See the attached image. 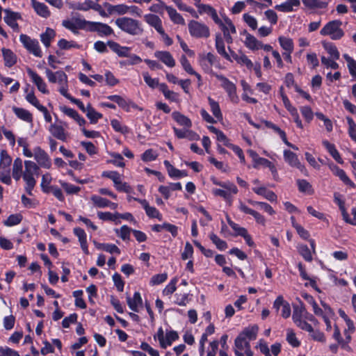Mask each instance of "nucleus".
Instances as JSON below:
<instances>
[{
  "label": "nucleus",
  "instance_id": "09e8293b",
  "mask_svg": "<svg viewBox=\"0 0 356 356\" xmlns=\"http://www.w3.org/2000/svg\"><path fill=\"white\" fill-rule=\"evenodd\" d=\"M22 220V216L21 214H12L3 222L6 227H12L19 224Z\"/></svg>",
  "mask_w": 356,
  "mask_h": 356
},
{
  "label": "nucleus",
  "instance_id": "0eeeda50",
  "mask_svg": "<svg viewBox=\"0 0 356 356\" xmlns=\"http://www.w3.org/2000/svg\"><path fill=\"white\" fill-rule=\"evenodd\" d=\"M19 41L23 44L24 47L35 56L41 58L42 53L39 45V42L36 39H32L27 35L21 34Z\"/></svg>",
  "mask_w": 356,
  "mask_h": 356
},
{
  "label": "nucleus",
  "instance_id": "7c9ffc66",
  "mask_svg": "<svg viewBox=\"0 0 356 356\" xmlns=\"http://www.w3.org/2000/svg\"><path fill=\"white\" fill-rule=\"evenodd\" d=\"M252 191L259 195L263 196L264 198L270 202H275L277 200V195L271 191L268 190L266 187H254Z\"/></svg>",
  "mask_w": 356,
  "mask_h": 356
},
{
  "label": "nucleus",
  "instance_id": "4d7b16f0",
  "mask_svg": "<svg viewBox=\"0 0 356 356\" xmlns=\"http://www.w3.org/2000/svg\"><path fill=\"white\" fill-rule=\"evenodd\" d=\"M262 165L264 166H266L269 168L270 171L272 173V175L275 179H276L278 177V173L277 168H275V165L268 161L266 159L262 158L259 160V162L258 163V165Z\"/></svg>",
  "mask_w": 356,
  "mask_h": 356
},
{
  "label": "nucleus",
  "instance_id": "ea45409f",
  "mask_svg": "<svg viewBox=\"0 0 356 356\" xmlns=\"http://www.w3.org/2000/svg\"><path fill=\"white\" fill-rule=\"evenodd\" d=\"M85 113L92 124H96L103 117L102 114L96 111L90 104L87 105V110Z\"/></svg>",
  "mask_w": 356,
  "mask_h": 356
},
{
  "label": "nucleus",
  "instance_id": "cd10ccee",
  "mask_svg": "<svg viewBox=\"0 0 356 356\" xmlns=\"http://www.w3.org/2000/svg\"><path fill=\"white\" fill-rule=\"evenodd\" d=\"M31 4L36 13L42 17L47 18L50 16L51 13L48 7L43 3L31 0Z\"/></svg>",
  "mask_w": 356,
  "mask_h": 356
},
{
  "label": "nucleus",
  "instance_id": "f8f14e48",
  "mask_svg": "<svg viewBox=\"0 0 356 356\" xmlns=\"http://www.w3.org/2000/svg\"><path fill=\"white\" fill-rule=\"evenodd\" d=\"M4 22L14 31H19V25L17 23V20L22 18L21 14L17 12L12 11L10 9H4Z\"/></svg>",
  "mask_w": 356,
  "mask_h": 356
},
{
  "label": "nucleus",
  "instance_id": "39448f33",
  "mask_svg": "<svg viewBox=\"0 0 356 356\" xmlns=\"http://www.w3.org/2000/svg\"><path fill=\"white\" fill-rule=\"evenodd\" d=\"M89 21L79 17H73L70 19H65L62 22V25L65 29L71 31L73 33H79V30H85L88 31Z\"/></svg>",
  "mask_w": 356,
  "mask_h": 356
},
{
  "label": "nucleus",
  "instance_id": "72a5a7b5",
  "mask_svg": "<svg viewBox=\"0 0 356 356\" xmlns=\"http://www.w3.org/2000/svg\"><path fill=\"white\" fill-rule=\"evenodd\" d=\"M13 111L16 115V116L20 120L26 122H32L33 116L32 114L28 110H26L23 108L13 106Z\"/></svg>",
  "mask_w": 356,
  "mask_h": 356
},
{
  "label": "nucleus",
  "instance_id": "b1692460",
  "mask_svg": "<svg viewBox=\"0 0 356 356\" xmlns=\"http://www.w3.org/2000/svg\"><path fill=\"white\" fill-rule=\"evenodd\" d=\"M127 302L129 307L135 312H138V308L143 305L140 293L138 291L134 293L133 298L127 296Z\"/></svg>",
  "mask_w": 356,
  "mask_h": 356
},
{
  "label": "nucleus",
  "instance_id": "c756f323",
  "mask_svg": "<svg viewBox=\"0 0 356 356\" xmlns=\"http://www.w3.org/2000/svg\"><path fill=\"white\" fill-rule=\"evenodd\" d=\"M23 173L22 160L20 158H16L13 164L12 176L13 179L17 181L22 177Z\"/></svg>",
  "mask_w": 356,
  "mask_h": 356
},
{
  "label": "nucleus",
  "instance_id": "680f3d73",
  "mask_svg": "<svg viewBox=\"0 0 356 356\" xmlns=\"http://www.w3.org/2000/svg\"><path fill=\"white\" fill-rule=\"evenodd\" d=\"M61 186L63 188L65 191L69 194H77L80 191L81 188L76 186H74L72 184L60 181Z\"/></svg>",
  "mask_w": 356,
  "mask_h": 356
},
{
  "label": "nucleus",
  "instance_id": "dca6fc26",
  "mask_svg": "<svg viewBox=\"0 0 356 356\" xmlns=\"http://www.w3.org/2000/svg\"><path fill=\"white\" fill-rule=\"evenodd\" d=\"M154 55L155 58L168 67H173L176 65L175 58L168 51H156Z\"/></svg>",
  "mask_w": 356,
  "mask_h": 356
},
{
  "label": "nucleus",
  "instance_id": "7ed1b4c3",
  "mask_svg": "<svg viewBox=\"0 0 356 356\" xmlns=\"http://www.w3.org/2000/svg\"><path fill=\"white\" fill-rule=\"evenodd\" d=\"M115 23L120 30L131 35H139L143 33L140 22L133 18L120 17L115 20Z\"/></svg>",
  "mask_w": 356,
  "mask_h": 356
},
{
  "label": "nucleus",
  "instance_id": "f3484780",
  "mask_svg": "<svg viewBox=\"0 0 356 356\" xmlns=\"http://www.w3.org/2000/svg\"><path fill=\"white\" fill-rule=\"evenodd\" d=\"M250 346V342L238 335L234 340L233 350L236 356H244L243 351L245 352Z\"/></svg>",
  "mask_w": 356,
  "mask_h": 356
},
{
  "label": "nucleus",
  "instance_id": "6e6d98bb",
  "mask_svg": "<svg viewBox=\"0 0 356 356\" xmlns=\"http://www.w3.org/2000/svg\"><path fill=\"white\" fill-rule=\"evenodd\" d=\"M304 314H305V307L302 305L295 306L292 316L293 322L303 319Z\"/></svg>",
  "mask_w": 356,
  "mask_h": 356
},
{
  "label": "nucleus",
  "instance_id": "4be33fe9",
  "mask_svg": "<svg viewBox=\"0 0 356 356\" xmlns=\"http://www.w3.org/2000/svg\"><path fill=\"white\" fill-rule=\"evenodd\" d=\"M109 48L120 57H128L130 51V48L128 47H122L116 42L109 40L107 42Z\"/></svg>",
  "mask_w": 356,
  "mask_h": 356
},
{
  "label": "nucleus",
  "instance_id": "de8ad7c7",
  "mask_svg": "<svg viewBox=\"0 0 356 356\" xmlns=\"http://www.w3.org/2000/svg\"><path fill=\"white\" fill-rule=\"evenodd\" d=\"M209 238L214 243L219 250H225L227 248L226 241L220 239L216 234L211 233L209 234Z\"/></svg>",
  "mask_w": 356,
  "mask_h": 356
},
{
  "label": "nucleus",
  "instance_id": "f704fd0d",
  "mask_svg": "<svg viewBox=\"0 0 356 356\" xmlns=\"http://www.w3.org/2000/svg\"><path fill=\"white\" fill-rule=\"evenodd\" d=\"M323 145L337 162L341 164L343 163V161L342 160L339 152L336 149L334 144H332L329 141L325 140L323 141Z\"/></svg>",
  "mask_w": 356,
  "mask_h": 356
},
{
  "label": "nucleus",
  "instance_id": "ddd939ff",
  "mask_svg": "<svg viewBox=\"0 0 356 356\" xmlns=\"http://www.w3.org/2000/svg\"><path fill=\"white\" fill-rule=\"evenodd\" d=\"M46 76L51 83L58 82L59 84H65L67 82V76L63 71L53 72L49 69L45 70Z\"/></svg>",
  "mask_w": 356,
  "mask_h": 356
},
{
  "label": "nucleus",
  "instance_id": "2f4dec72",
  "mask_svg": "<svg viewBox=\"0 0 356 356\" xmlns=\"http://www.w3.org/2000/svg\"><path fill=\"white\" fill-rule=\"evenodd\" d=\"M172 117L180 126L184 128L190 129L192 127L191 120L186 115L181 114L178 111H175L172 113Z\"/></svg>",
  "mask_w": 356,
  "mask_h": 356
},
{
  "label": "nucleus",
  "instance_id": "9d476101",
  "mask_svg": "<svg viewBox=\"0 0 356 356\" xmlns=\"http://www.w3.org/2000/svg\"><path fill=\"white\" fill-rule=\"evenodd\" d=\"M221 29L224 38L227 44H232L233 42L232 37L230 33H236V28L232 21L225 17L224 21H220V23L217 24Z\"/></svg>",
  "mask_w": 356,
  "mask_h": 356
},
{
  "label": "nucleus",
  "instance_id": "774afa93",
  "mask_svg": "<svg viewBox=\"0 0 356 356\" xmlns=\"http://www.w3.org/2000/svg\"><path fill=\"white\" fill-rule=\"evenodd\" d=\"M297 184L298 189L302 193H312V185L305 179H298Z\"/></svg>",
  "mask_w": 356,
  "mask_h": 356
},
{
  "label": "nucleus",
  "instance_id": "c85d7f7f",
  "mask_svg": "<svg viewBox=\"0 0 356 356\" xmlns=\"http://www.w3.org/2000/svg\"><path fill=\"white\" fill-rule=\"evenodd\" d=\"M259 331V327L257 325H252L245 327L240 334L242 338L245 340L248 339V341H252L257 339V333Z\"/></svg>",
  "mask_w": 356,
  "mask_h": 356
},
{
  "label": "nucleus",
  "instance_id": "e433bc0d",
  "mask_svg": "<svg viewBox=\"0 0 356 356\" xmlns=\"http://www.w3.org/2000/svg\"><path fill=\"white\" fill-rule=\"evenodd\" d=\"M55 36V31L51 28H47L45 32L40 35V40L46 47H49Z\"/></svg>",
  "mask_w": 356,
  "mask_h": 356
},
{
  "label": "nucleus",
  "instance_id": "bb28decb",
  "mask_svg": "<svg viewBox=\"0 0 356 356\" xmlns=\"http://www.w3.org/2000/svg\"><path fill=\"white\" fill-rule=\"evenodd\" d=\"M300 5L299 0H286L284 3L276 5L275 8L278 11L283 13H289L293 11L294 7H298Z\"/></svg>",
  "mask_w": 356,
  "mask_h": 356
},
{
  "label": "nucleus",
  "instance_id": "bf43d9fd",
  "mask_svg": "<svg viewBox=\"0 0 356 356\" xmlns=\"http://www.w3.org/2000/svg\"><path fill=\"white\" fill-rule=\"evenodd\" d=\"M58 46L61 49H70L71 48L79 49L80 46L74 41H68L65 39H60L58 42Z\"/></svg>",
  "mask_w": 356,
  "mask_h": 356
},
{
  "label": "nucleus",
  "instance_id": "473e14b6",
  "mask_svg": "<svg viewBox=\"0 0 356 356\" xmlns=\"http://www.w3.org/2000/svg\"><path fill=\"white\" fill-rule=\"evenodd\" d=\"M213 74L221 82V87L227 92V93L236 90V85L225 76L216 73H213Z\"/></svg>",
  "mask_w": 356,
  "mask_h": 356
},
{
  "label": "nucleus",
  "instance_id": "69168bd1",
  "mask_svg": "<svg viewBox=\"0 0 356 356\" xmlns=\"http://www.w3.org/2000/svg\"><path fill=\"white\" fill-rule=\"evenodd\" d=\"M111 157L113 159L110 160L108 162L113 163L117 167L122 168L124 166V159L122 156L118 153H111Z\"/></svg>",
  "mask_w": 356,
  "mask_h": 356
},
{
  "label": "nucleus",
  "instance_id": "864d4df0",
  "mask_svg": "<svg viewBox=\"0 0 356 356\" xmlns=\"http://www.w3.org/2000/svg\"><path fill=\"white\" fill-rule=\"evenodd\" d=\"M248 202L253 206H259L261 210L269 213L270 215H273L275 213L273 207L266 202H257L253 200H248Z\"/></svg>",
  "mask_w": 356,
  "mask_h": 356
},
{
  "label": "nucleus",
  "instance_id": "aec40b11",
  "mask_svg": "<svg viewBox=\"0 0 356 356\" xmlns=\"http://www.w3.org/2000/svg\"><path fill=\"white\" fill-rule=\"evenodd\" d=\"M49 131L51 134V135L58 140L62 141L67 140L68 134L65 131L63 127L58 124H53L49 127Z\"/></svg>",
  "mask_w": 356,
  "mask_h": 356
},
{
  "label": "nucleus",
  "instance_id": "338daca9",
  "mask_svg": "<svg viewBox=\"0 0 356 356\" xmlns=\"http://www.w3.org/2000/svg\"><path fill=\"white\" fill-rule=\"evenodd\" d=\"M177 282V278H173L169 284L165 287L163 291V294L166 296L172 295L176 290V284Z\"/></svg>",
  "mask_w": 356,
  "mask_h": 356
},
{
  "label": "nucleus",
  "instance_id": "9b49d317",
  "mask_svg": "<svg viewBox=\"0 0 356 356\" xmlns=\"http://www.w3.org/2000/svg\"><path fill=\"white\" fill-rule=\"evenodd\" d=\"M284 161L291 167L298 168L300 172H302L305 175H307V170L305 167L301 164L300 162L298 156L294 152L290 150H284Z\"/></svg>",
  "mask_w": 356,
  "mask_h": 356
},
{
  "label": "nucleus",
  "instance_id": "79ce46f5",
  "mask_svg": "<svg viewBox=\"0 0 356 356\" xmlns=\"http://www.w3.org/2000/svg\"><path fill=\"white\" fill-rule=\"evenodd\" d=\"M200 12H204L211 15L216 24L220 23L221 19L218 17L216 10L211 6L202 4L199 6Z\"/></svg>",
  "mask_w": 356,
  "mask_h": 356
},
{
  "label": "nucleus",
  "instance_id": "a878e982",
  "mask_svg": "<svg viewBox=\"0 0 356 356\" xmlns=\"http://www.w3.org/2000/svg\"><path fill=\"white\" fill-rule=\"evenodd\" d=\"M145 21L151 26L154 27L156 31L159 33L163 28L162 26V21L156 15L147 14L144 16Z\"/></svg>",
  "mask_w": 356,
  "mask_h": 356
},
{
  "label": "nucleus",
  "instance_id": "6e6552de",
  "mask_svg": "<svg viewBox=\"0 0 356 356\" xmlns=\"http://www.w3.org/2000/svg\"><path fill=\"white\" fill-rule=\"evenodd\" d=\"M88 31L97 32L101 37L108 36L113 34V29L108 24L90 21L88 22Z\"/></svg>",
  "mask_w": 356,
  "mask_h": 356
},
{
  "label": "nucleus",
  "instance_id": "0e129e2a",
  "mask_svg": "<svg viewBox=\"0 0 356 356\" xmlns=\"http://www.w3.org/2000/svg\"><path fill=\"white\" fill-rule=\"evenodd\" d=\"M51 181V177L49 173H46L42 175L41 181V188L44 193H49L50 187L49 184Z\"/></svg>",
  "mask_w": 356,
  "mask_h": 356
},
{
  "label": "nucleus",
  "instance_id": "f03ea898",
  "mask_svg": "<svg viewBox=\"0 0 356 356\" xmlns=\"http://www.w3.org/2000/svg\"><path fill=\"white\" fill-rule=\"evenodd\" d=\"M213 184L222 188H213L212 193L216 196H220L227 201L230 205L232 202V195L238 193L237 187L229 181H219L216 179H212Z\"/></svg>",
  "mask_w": 356,
  "mask_h": 356
},
{
  "label": "nucleus",
  "instance_id": "4c0bfd02",
  "mask_svg": "<svg viewBox=\"0 0 356 356\" xmlns=\"http://www.w3.org/2000/svg\"><path fill=\"white\" fill-rule=\"evenodd\" d=\"M244 43L248 48L252 50H258L261 47V42L250 33H246Z\"/></svg>",
  "mask_w": 356,
  "mask_h": 356
},
{
  "label": "nucleus",
  "instance_id": "c9c22d12",
  "mask_svg": "<svg viewBox=\"0 0 356 356\" xmlns=\"http://www.w3.org/2000/svg\"><path fill=\"white\" fill-rule=\"evenodd\" d=\"M5 65L10 67L13 66L17 62V57L15 54L9 49L3 48L1 49Z\"/></svg>",
  "mask_w": 356,
  "mask_h": 356
},
{
  "label": "nucleus",
  "instance_id": "412c9836",
  "mask_svg": "<svg viewBox=\"0 0 356 356\" xmlns=\"http://www.w3.org/2000/svg\"><path fill=\"white\" fill-rule=\"evenodd\" d=\"M73 232L79 239L81 250L85 254H88L89 251L87 243V236L85 231L82 228L75 227L73 229Z\"/></svg>",
  "mask_w": 356,
  "mask_h": 356
},
{
  "label": "nucleus",
  "instance_id": "20e7f679",
  "mask_svg": "<svg viewBox=\"0 0 356 356\" xmlns=\"http://www.w3.org/2000/svg\"><path fill=\"white\" fill-rule=\"evenodd\" d=\"M342 22L340 20H332L326 24L321 30L320 33L322 35H330L332 40H339L344 32L341 29Z\"/></svg>",
  "mask_w": 356,
  "mask_h": 356
},
{
  "label": "nucleus",
  "instance_id": "58836bf2",
  "mask_svg": "<svg viewBox=\"0 0 356 356\" xmlns=\"http://www.w3.org/2000/svg\"><path fill=\"white\" fill-rule=\"evenodd\" d=\"M179 339V334L177 331L170 330L165 332V337L163 339L164 345L160 346L161 348L165 349L167 347L170 346L172 343Z\"/></svg>",
  "mask_w": 356,
  "mask_h": 356
},
{
  "label": "nucleus",
  "instance_id": "4468645a",
  "mask_svg": "<svg viewBox=\"0 0 356 356\" xmlns=\"http://www.w3.org/2000/svg\"><path fill=\"white\" fill-rule=\"evenodd\" d=\"M27 73L32 81L37 86L39 91L43 94L49 93V90L47 88V84L40 75L30 68L27 70Z\"/></svg>",
  "mask_w": 356,
  "mask_h": 356
},
{
  "label": "nucleus",
  "instance_id": "37998d69",
  "mask_svg": "<svg viewBox=\"0 0 356 356\" xmlns=\"http://www.w3.org/2000/svg\"><path fill=\"white\" fill-rule=\"evenodd\" d=\"M12 162V158L8 155L5 149H2L0 152V168L9 170V167Z\"/></svg>",
  "mask_w": 356,
  "mask_h": 356
},
{
  "label": "nucleus",
  "instance_id": "2eb2a0df",
  "mask_svg": "<svg viewBox=\"0 0 356 356\" xmlns=\"http://www.w3.org/2000/svg\"><path fill=\"white\" fill-rule=\"evenodd\" d=\"M329 167L332 173L335 176L338 177L346 185L349 186L353 188H356V185L347 176L346 173L343 169L339 168L334 164H330Z\"/></svg>",
  "mask_w": 356,
  "mask_h": 356
},
{
  "label": "nucleus",
  "instance_id": "a19ab883",
  "mask_svg": "<svg viewBox=\"0 0 356 356\" xmlns=\"http://www.w3.org/2000/svg\"><path fill=\"white\" fill-rule=\"evenodd\" d=\"M208 102L210 106L211 111L212 112L214 117L216 118L218 120H222V114L218 102H217L210 97H208Z\"/></svg>",
  "mask_w": 356,
  "mask_h": 356
},
{
  "label": "nucleus",
  "instance_id": "c03bdc74",
  "mask_svg": "<svg viewBox=\"0 0 356 356\" xmlns=\"http://www.w3.org/2000/svg\"><path fill=\"white\" fill-rule=\"evenodd\" d=\"M279 43L284 51H293L294 45L293 40L284 36L278 38Z\"/></svg>",
  "mask_w": 356,
  "mask_h": 356
},
{
  "label": "nucleus",
  "instance_id": "49530a36",
  "mask_svg": "<svg viewBox=\"0 0 356 356\" xmlns=\"http://www.w3.org/2000/svg\"><path fill=\"white\" fill-rule=\"evenodd\" d=\"M298 251L305 261L311 262L313 260L312 254L307 245H299L298 246Z\"/></svg>",
  "mask_w": 356,
  "mask_h": 356
},
{
  "label": "nucleus",
  "instance_id": "6ab92c4d",
  "mask_svg": "<svg viewBox=\"0 0 356 356\" xmlns=\"http://www.w3.org/2000/svg\"><path fill=\"white\" fill-rule=\"evenodd\" d=\"M238 209L241 211L252 216L257 223L263 226L266 225V219L264 216L260 214L259 212L249 208L241 201L239 202Z\"/></svg>",
  "mask_w": 356,
  "mask_h": 356
},
{
  "label": "nucleus",
  "instance_id": "8fccbe9b",
  "mask_svg": "<svg viewBox=\"0 0 356 356\" xmlns=\"http://www.w3.org/2000/svg\"><path fill=\"white\" fill-rule=\"evenodd\" d=\"M115 232L123 241H127L129 240L130 234L133 232V229L127 225H122L120 229H116Z\"/></svg>",
  "mask_w": 356,
  "mask_h": 356
},
{
  "label": "nucleus",
  "instance_id": "5701e85b",
  "mask_svg": "<svg viewBox=\"0 0 356 356\" xmlns=\"http://www.w3.org/2000/svg\"><path fill=\"white\" fill-rule=\"evenodd\" d=\"M215 46L217 52L222 56L224 58L229 61H232L231 56L225 51V42L222 37L220 33L216 35Z\"/></svg>",
  "mask_w": 356,
  "mask_h": 356
},
{
  "label": "nucleus",
  "instance_id": "1a4fd4ad",
  "mask_svg": "<svg viewBox=\"0 0 356 356\" xmlns=\"http://www.w3.org/2000/svg\"><path fill=\"white\" fill-rule=\"evenodd\" d=\"M34 159L39 167L49 169L51 166V161L47 152L40 147L38 146L33 149Z\"/></svg>",
  "mask_w": 356,
  "mask_h": 356
},
{
  "label": "nucleus",
  "instance_id": "a18cd8bd",
  "mask_svg": "<svg viewBox=\"0 0 356 356\" xmlns=\"http://www.w3.org/2000/svg\"><path fill=\"white\" fill-rule=\"evenodd\" d=\"M323 47L333 59H339L340 56L339 51L337 47L331 42H323Z\"/></svg>",
  "mask_w": 356,
  "mask_h": 356
},
{
  "label": "nucleus",
  "instance_id": "e2e57ef3",
  "mask_svg": "<svg viewBox=\"0 0 356 356\" xmlns=\"http://www.w3.org/2000/svg\"><path fill=\"white\" fill-rule=\"evenodd\" d=\"M321 60L322 64L327 68H331L333 70H337L339 68V64L335 61L337 59H333L332 58H329L322 56Z\"/></svg>",
  "mask_w": 356,
  "mask_h": 356
},
{
  "label": "nucleus",
  "instance_id": "052dcab7",
  "mask_svg": "<svg viewBox=\"0 0 356 356\" xmlns=\"http://www.w3.org/2000/svg\"><path fill=\"white\" fill-rule=\"evenodd\" d=\"M158 157V154L152 149H148L143 152L141 159L145 162L155 161Z\"/></svg>",
  "mask_w": 356,
  "mask_h": 356
},
{
  "label": "nucleus",
  "instance_id": "13d9d810",
  "mask_svg": "<svg viewBox=\"0 0 356 356\" xmlns=\"http://www.w3.org/2000/svg\"><path fill=\"white\" fill-rule=\"evenodd\" d=\"M111 125L115 131L121 134H126L129 132V128L127 126L122 125L121 122L116 119L111 120Z\"/></svg>",
  "mask_w": 356,
  "mask_h": 356
},
{
  "label": "nucleus",
  "instance_id": "3c124183",
  "mask_svg": "<svg viewBox=\"0 0 356 356\" xmlns=\"http://www.w3.org/2000/svg\"><path fill=\"white\" fill-rule=\"evenodd\" d=\"M343 56L347 63V66L350 75L353 77L356 78V60L346 54H343Z\"/></svg>",
  "mask_w": 356,
  "mask_h": 356
},
{
  "label": "nucleus",
  "instance_id": "603ef678",
  "mask_svg": "<svg viewBox=\"0 0 356 356\" xmlns=\"http://www.w3.org/2000/svg\"><path fill=\"white\" fill-rule=\"evenodd\" d=\"M303 4L309 8H325L327 3L320 0H302Z\"/></svg>",
  "mask_w": 356,
  "mask_h": 356
},
{
  "label": "nucleus",
  "instance_id": "a211bd4d",
  "mask_svg": "<svg viewBox=\"0 0 356 356\" xmlns=\"http://www.w3.org/2000/svg\"><path fill=\"white\" fill-rule=\"evenodd\" d=\"M135 201L139 202L145 209L147 216L152 218L161 219V214L159 211L154 207L149 206L148 202L143 199L134 198Z\"/></svg>",
  "mask_w": 356,
  "mask_h": 356
},
{
  "label": "nucleus",
  "instance_id": "393cba45",
  "mask_svg": "<svg viewBox=\"0 0 356 356\" xmlns=\"http://www.w3.org/2000/svg\"><path fill=\"white\" fill-rule=\"evenodd\" d=\"M163 8L167 11L169 17L172 22L181 25L185 24V20L183 17L179 13H178L174 8L167 6L166 4H163Z\"/></svg>",
  "mask_w": 356,
  "mask_h": 356
},
{
  "label": "nucleus",
  "instance_id": "423d86ee",
  "mask_svg": "<svg viewBox=\"0 0 356 356\" xmlns=\"http://www.w3.org/2000/svg\"><path fill=\"white\" fill-rule=\"evenodd\" d=\"M188 26V31L192 37L207 38L210 35L209 29L204 24L195 20H191L189 22Z\"/></svg>",
  "mask_w": 356,
  "mask_h": 356
},
{
  "label": "nucleus",
  "instance_id": "f257e3e1",
  "mask_svg": "<svg viewBox=\"0 0 356 356\" xmlns=\"http://www.w3.org/2000/svg\"><path fill=\"white\" fill-rule=\"evenodd\" d=\"M40 167L36 163L26 160L24 161V170L22 178L25 181V191L29 195H32V191L36 185L35 177L39 175Z\"/></svg>",
  "mask_w": 356,
  "mask_h": 356
},
{
  "label": "nucleus",
  "instance_id": "5fc2aeb1",
  "mask_svg": "<svg viewBox=\"0 0 356 356\" xmlns=\"http://www.w3.org/2000/svg\"><path fill=\"white\" fill-rule=\"evenodd\" d=\"M90 200L92 202L93 204L97 207L105 208L108 207V206L109 200L102 197L93 195L91 196Z\"/></svg>",
  "mask_w": 356,
  "mask_h": 356
}]
</instances>
